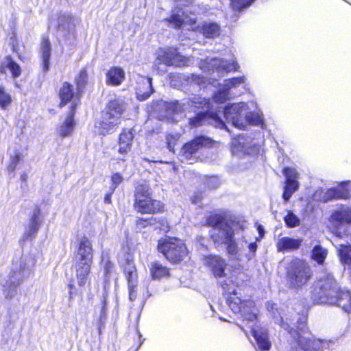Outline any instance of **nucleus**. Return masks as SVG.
<instances>
[{"instance_id":"obj_2","label":"nucleus","mask_w":351,"mask_h":351,"mask_svg":"<svg viewBox=\"0 0 351 351\" xmlns=\"http://www.w3.org/2000/svg\"><path fill=\"white\" fill-rule=\"evenodd\" d=\"M250 110L249 103L239 102L230 104L217 112H210V116L208 117L203 114H198L191 120L193 126H199L208 123L219 128H227L225 121L231 123L239 129H244L246 127L245 112Z\"/></svg>"},{"instance_id":"obj_59","label":"nucleus","mask_w":351,"mask_h":351,"mask_svg":"<svg viewBox=\"0 0 351 351\" xmlns=\"http://www.w3.org/2000/svg\"><path fill=\"white\" fill-rule=\"evenodd\" d=\"M168 148H169V151L173 152V145H171L170 143H168Z\"/></svg>"},{"instance_id":"obj_49","label":"nucleus","mask_w":351,"mask_h":351,"mask_svg":"<svg viewBox=\"0 0 351 351\" xmlns=\"http://www.w3.org/2000/svg\"><path fill=\"white\" fill-rule=\"evenodd\" d=\"M254 0H231V5L234 10H240L250 6Z\"/></svg>"},{"instance_id":"obj_54","label":"nucleus","mask_w":351,"mask_h":351,"mask_svg":"<svg viewBox=\"0 0 351 351\" xmlns=\"http://www.w3.org/2000/svg\"><path fill=\"white\" fill-rule=\"evenodd\" d=\"M336 195L335 187L328 189L325 195L326 200L337 199Z\"/></svg>"},{"instance_id":"obj_4","label":"nucleus","mask_w":351,"mask_h":351,"mask_svg":"<svg viewBox=\"0 0 351 351\" xmlns=\"http://www.w3.org/2000/svg\"><path fill=\"white\" fill-rule=\"evenodd\" d=\"M267 308L273 317L274 322L288 331L291 337L297 343L300 350L303 351H319L322 348L323 341L313 337L306 327L304 317L298 321L297 330H295L288 323L284 322L282 314L279 311L276 304L268 302Z\"/></svg>"},{"instance_id":"obj_31","label":"nucleus","mask_w":351,"mask_h":351,"mask_svg":"<svg viewBox=\"0 0 351 351\" xmlns=\"http://www.w3.org/2000/svg\"><path fill=\"white\" fill-rule=\"evenodd\" d=\"M51 47L50 42L47 37H43L40 44V56L42 60L43 70L46 72L50 66Z\"/></svg>"},{"instance_id":"obj_9","label":"nucleus","mask_w":351,"mask_h":351,"mask_svg":"<svg viewBox=\"0 0 351 351\" xmlns=\"http://www.w3.org/2000/svg\"><path fill=\"white\" fill-rule=\"evenodd\" d=\"M341 288L333 275L329 272H324L315 284L314 300L318 304H327L336 301L334 297L339 293Z\"/></svg>"},{"instance_id":"obj_19","label":"nucleus","mask_w":351,"mask_h":351,"mask_svg":"<svg viewBox=\"0 0 351 351\" xmlns=\"http://www.w3.org/2000/svg\"><path fill=\"white\" fill-rule=\"evenodd\" d=\"M42 222L43 219L40 209L36 207L30 215L28 223L25 227L23 239L25 240L34 239L37 235Z\"/></svg>"},{"instance_id":"obj_15","label":"nucleus","mask_w":351,"mask_h":351,"mask_svg":"<svg viewBox=\"0 0 351 351\" xmlns=\"http://www.w3.org/2000/svg\"><path fill=\"white\" fill-rule=\"evenodd\" d=\"M120 263L123 267L124 275L128 282L129 299L130 301H134L137 298L138 274L133 255L130 253L125 254Z\"/></svg>"},{"instance_id":"obj_36","label":"nucleus","mask_w":351,"mask_h":351,"mask_svg":"<svg viewBox=\"0 0 351 351\" xmlns=\"http://www.w3.org/2000/svg\"><path fill=\"white\" fill-rule=\"evenodd\" d=\"M152 279L159 280L169 276V269L158 262L152 263L150 267Z\"/></svg>"},{"instance_id":"obj_8","label":"nucleus","mask_w":351,"mask_h":351,"mask_svg":"<svg viewBox=\"0 0 351 351\" xmlns=\"http://www.w3.org/2000/svg\"><path fill=\"white\" fill-rule=\"evenodd\" d=\"M125 110V104L121 99L110 101L107 110L101 121L95 124L97 132L101 135H106L114 131L120 123L122 114Z\"/></svg>"},{"instance_id":"obj_28","label":"nucleus","mask_w":351,"mask_h":351,"mask_svg":"<svg viewBox=\"0 0 351 351\" xmlns=\"http://www.w3.org/2000/svg\"><path fill=\"white\" fill-rule=\"evenodd\" d=\"M250 110L254 108V111L247 110L245 115L246 119V126L247 124H251L257 126H262L263 125V114L257 110L256 104L254 101L249 103Z\"/></svg>"},{"instance_id":"obj_33","label":"nucleus","mask_w":351,"mask_h":351,"mask_svg":"<svg viewBox=\"0 0 351 351\" xmlns=\"http://www.w3.org/2000/svg\"><path fill=\"white\" fill-rule=\"evenodd\" d=\"M92 263L75 261L76 276L79 286H84L87 280Z\"/></svg>"},{"instance_id":"obj_53","label":"nucleus","mask_w":351,"mask_h":351,"mask_svg":"<svg viewBox=\"0 0 351 351\" xmlns=\"http://www.w3.org/2000/svg\"><path fill=\"white\" fill-rule=\"evenodd\" d=\"M206 184L209 188L215 189L219 185L220 182L218 178L215 176H212L208 179Z\"/></svg>"},{"instance_id":"obj_47","label":"nucleus","mask_w":351,"mask_h":351,"mask_svg":"<svg viewBox=\"0 0 351 351\" xmlns=\"http://www.w3.org/2000/svg\"><path fill=\"white\" fill-rule=\"evenodd\" d=\"M11 102L10 95L5 91L4 87L0 86V107L2 109H5Z\"/></svg>"},{"instance_id":"obj_32","label":"nucleus","mask_w":351,"mask_h":351,"mask_svg":"<svg viewBox=\"0 0 351 351\" xmlns=\"http://www.w3.org/2000/svg\"><path fill=\"white\" fill-rule=\"evenodd\" d=\"M134 134L130 130L124 129L119 136V153L125 154L131 149Z\"/></svg>"},{"instance_id":"obj_23","label":"nucleus","mask_w":351,"mask_h":351,"mask_svg":"<svg viewBox=\"0 0 351 351\" xmlns=\"http://www.w3.org/2000/svg\"><path fill=\"white\" fill-rule=\"evenodd\" d=\"M81 95V92L77 90V92L74 91L73 85L68 82H64L62 86L60 88L59 91V97L61 99L60 106L62 108L63 106L66 104L68 102L73 99V102L71 106L76 108L77 103L76 100H78Z\"/></svg>"},{"instance_id":"obj_12","label":"nucleus","mask_w":351,"mask_h":351,"mask_svg":"<svg viewBox=\"0 0 351 351\" xmlns=\"http://www.w3.org/2000/svg\"><path fill=\"white\" fill-rule=\"evenodd\" d=\"M287 269V281L294 288L301 287L305 285L312 275L307 263L299 258L292 260Z\"/></svg>"},{"instance_id":"obj_1","label":"nucleus","mask_w":351,"mask_h":351,"mask_svg":"<svg viewBox=\"0 0 351 351\" xmlns=\"http://www.w3.org/2000/svg\"><path fill=\"white\" fill-rule=\"evenodd\" d=\"M207 222L212 227L210 235L215 245L217 247L224 245L230 258L241 260L244 254L245 245L247 243L245 240L235 241L234 229L237 223L227 220L221 215L210 216Z\"/></svg>"},{"instance_id":"obj_16","label":"nucleus","mask_w":351,"mask_h":351,"mask_svg":"<svg viewBox=\"0 0 351 351\" xmlns=\"http://www.w3.org/2000/svg\"><path fill=\"white\" fill-rule=\"evenodd\" d=\"M261 141L251 136L239 135L232 141V152L238 156L255 155L259 152Z\"/></svg>"},{"instance_id":"obj_45","label":"nucleus","mask_w":351,"mask_h":351,"mask_svg":"<svg viewBox=\"0 0 351 351\" xmlns=\"http://www.w3.org/2000/svg\"><path fill=\"white\" fill-rule=\"evenodd\" d=\"M219 283L223 289V290L228 294H237L236 286L234 283V280L232 278H228L227 279H223V280H220Z\"/></svg>"},{"instance_id":"obj_57","label":"nucleus","mask_w":351,"mask_h":351,"mask_svg":"<svg viewBox=\"0 0 351 351\" xmlns=\"http://www.w3.org/2000/svg\"><path fill=\"white\" fill-rule=\"evenodd\" d=\"M27 174L26 173H23L21 175V180L23 181V182H26L27 180Z\"/></svg>"},{"instance_id":"obj_3","label":"nucleus","mask_w":351,"mask_h":351,"mask_svg":"<svg viewBox=\"0 0 351 351\" xmlns=\"http://www.w3.org/2000/svg\"><path fill=\"white\" fill-rule=\"evenodd\" d=\"M330 232L333 234L332 245L336 247L341 262L351 267V245L341 240L348 237L347 230L344 225L351 224V206L341 205L332 211L330 217Z\"/></svg>"},{"instance_id":"obj_52","label":"nucleus","mask_w":351,"mask_h":351,"mask_svg":"<svg viewBox=\"0 0 351 351\" xmlns=\"http://www.w3.org/2000/svg\"><path fill=\"white\" fill-rule=\"evenodd\" d=\"M247 247L249 250V254H246L245 256L247 260H251L254 257L255 252L257 249V244L256 242H252L248 243Z\"/></svg>"},{"instance_id":"obj_34","label":"nucleus","mask_w":351,"mask_h":351,"mask_svg":"<svg viewBox=\"0 0 351 351\" xmlns=\"http://www.w3.org/2000/svg\"><path fill=\"white\" fill-rule=\"evenodd\" d=\"M166 221L164 219H157L156 217H151L149 218H138L136 219V225L140 228H146L149 226H156L155 228L160 230H165Z\"/></svg>"},{"instance_id":"obj_6","label":"nucleus","mask_w":351,"mask_h":351,"mask_svg":"<svg viewBox=\"0 0 351 351\" xmlns=\"http://www.w3.org/2000/svg\"><path fill=\"white\" fill-rule=\"evenodd\" d=\"M34 264V260L26 256L13 261L8 276L1 280L5 298L10 300L16 295L18 287L32 274Z\"/></svg>"},{"instance_id":"obj_13","label":"nucleus","mask_w":351,"mask_h":351,"mask_svg":"<svg viewBox=\"0 0 351 351\" xmlns=\"http://www.w3.org/2000/svg\"><path fill=\"white\" fill-rule=\"evenodd\" d=\"M199 67L204 72L210 75L217 73V77H221L225 73L237 71L239 66L236 60L232 58L229 60L223 58L207 57L199 63Z\"/></svg>"},{"instance_id":"obj_24","label":"nucleus","mask_w":351,"mask_h":351,"mask_svg":"<svg viewBox=\"0 0 351 351\" xmlns=\"http://www.w3.org/2000/svg\"><path fill=\"white\" fill-rule=\"evenodd\" d=\"M154 90L152 86V78L147 77H141L136 88V98L139 101L147 99L154 93Z\"/></svg>"},{"instance_id":"obj_46","label":"nucleus","mask_w":351,"mask_h":351,"mask_svg":"<svg viewBox=\"0 0 351 351\" xmlns=\"http://www.w3.org/2000/svg\"><path fill=\"white\" fill-rule=\"evenodd\" d=\"M284 220L287 226L290 228L297 227L300 223L298 217L291 210L288 211L287 215L284 217Z\"/></svg>"},{"instance_id":"obj_62","label":"nucleus","mask_w":351,"mask_h":351,"mask_svg":"<svg viewBox=\"0 0 351 351\" xmlns=\"http://www.w3.org/2000/svg\"><path fill=\"white\" fill-rule=\"evenodd\" d=\"M240 328H241L243 331H245V330H244L243 327L240 326Z\"/></svg>"},{"instance_id":"obj_14","label":"nucleus","mask_w":351,"mask_h":351,"mask_svg":"<svg viewBox=\"0 0 351 351\" xmlns=\"http://www.w3.org/2000/svg\"><path fill=\"white\" fill-rule=\"evenodd\" d=\"M199 7L194 5L182 8H176L172 10L169 18L165 19V22L176 29L180 28L183 25H193L196 23V14L199 12Z\"/></svg>"},{"instance_id":"obj_22","label":"nucleus","mask_w":351,"mask_h":351,"mask_svg":"<svg viewBox=\"0 0 351 351\" xmlns=\"http://www.w3.org/2000/svg\"><path fill=\"white\" fill-rule=\"evenodd\" d=\"M204 263L216 278L221 279L226 277L224 270L226 263L224 259L218 256L210 255L204 258Z\"/></svg>"},{"instance_id":"obj_26","label":"nucleus","mask_w":351,"mask_h":351,"mask_svg":"<svg viewBox=\"0 0 351 351\" xmlns=\"http://www.w3.org/2000/svg\"><path fill=\"white\" fill-rule=\"evenodd\" d=\"M106 84L113 86H118L122 84L125 77L124 70L120 66H112L107 71Z\"/></svg>"},{"instance_id":"obj_20","label":"nucleus","mask_w":351,"mask_h":351,"mask_svg":"<svg viewBox=\"0 0 351 351\" xmlns=\"http://www.w3.org/2000/svg\"><path fill=\"white\" fill-rule=\"evenodd\" d=\"M211 144L212 140L210 138L204 136H197L183 146L182 149V156L186 159H189L195 155L199 149L204 147H209Z\"/></svg>"},{"instance_id":"obj_38","label":"nucleus","mask_w":351,"mask_h":351,"mask_svg":"<svg viewBox=\"0 0 351 351\" xmlns=\"http://www.w3.org/2000/svg\"><path fill=\"white\" fill-rule=\"evenodd\" d=\"M245 76L234 77L223 81L222 84L230 93L232 90L237 88L245 83Z\"/></svg>"},{"instance_id":"obj_55","label":"nucleus","mask_w":351,"mask_h":351,"mask_svg":"<svg viewBox=\"0 0 351 351\" xmlns=\"http://www.w3.org/2000/svg\"><path fill=\"white\" fill-rule=\"evenodd\" d=\"M114 192H112V190H111L110 193H107L105 195V197H104V202L105 203H106V204H110L111 203V196H112V194Z\"/></svg>"},{"instance_id":"obj_51","label":"nucleus","mask_w":351,"mask_h":351,"mask_svg":"<svg viewBox=\"0 0 351 351\" xmlns=\"http://www.w3.org/2000/svg\"><path fill=\"white\" fill-rule=\"evenodd\" d=\"M123 178L120 173H113L111 176L112 184L110 187V190H112V192H114L115 189L123 182Z\"/></svg>"},{"instance_id":"obj_58","label":"nucleus","mask_w":351,"mask_h":351,"mask_svg":"<svg viewBox=\"0 0 351 351\" xmlns=\"http://www.w3.org/2000/svg\"><path fill=\"white\" fill-rule=\"evenodd\" d=\"M348 240H350V241H351V235H349V234H348V237H344V239H343L341 240V241H342V242H344L345 243H346V241H348Z\"/></svg>"},{"instance_id":"obj_42","label":"nucleus","mask_w":351,"mask_h":351,"mask_svg":"<svg viewBox=\"0 0 351 351\" xmlns=\"http://www.w3.org/2000/svg\"><path fill=\"white\" fill-rule=\"evenodd\" d=\"M177 77L180 80H186L191 86H198L201 87V86L205 83L204 77L193 74L186 75L179 74Z\"/></svg>"},{"instance_id":"obj_41","label":"nucleus","mask_w":351,"mask_h":351,"mask_svg":"<svg viewBox=\"0 0 351 351\" xmlns=\"http://www.w3.org/2000/svg\"><path fill=\"white\" fill-rule=\"evenodd\" d=\"M230 98L231 93L223 85H220L213 97V101L219 104H223Z\"/></svg>"},{"instance_id":"obj_7","label":"nucleus","mask_w":351,"mask_h":351,"mask_svg":"<svg viewBox=\"0 0 351 351\" xmlns=\"http://www.w3.org/2000/svg\"><path fill=\"white\" fill-rule=\"evenodd\" d=\"M166 108L171 114L194 112L196 113V116L193 117L194 119L199 114H203L209 117L212 107L209 99L199 96H194L191 98L184 99L182 101L169 103L166 105ZM191 119L192 118H189V124L194 127L191 123Z\"/></svg>"},{"instance_id":"obj_27","label":"nucleus","mask_w":351,"mask_h":351,"mask_svg":"<svg viewBox=\"0 0 351 351\" xmlns=\"http://www.w3.org/2000/svg\"><path fill=\"white\" fill-rule=\"evenodd\" d=\"M302 243V239H293L284 237L278 239L276 243L278 252L294 251L300 248Z\"/></svg>"},{"instance_id":"obj_21","label":"nucleus","mask_w":351,"mask_h":351,"mask_svg":"<svg viewBox=\"0 0 351 351\" xmlns=\"http://www.w3.org/2000/svg\"><path fill=\"white\" fill-rule=\"evenodd\" d=\"M93 249L91 241L84 237L79 242L75 261L93 263Z\"/></svg>"},{"instance_id":"obj_61","label":"nucleus","mask_w":351,"mask_h":351,"mask_svg":"<svg viewBox=\"0 0 351 351\" xmlns=\"http://www.w3.org/2000/svg\"><path fill=\"white\" fill-rule=\"evenodd\" d=\"M119 160H122V161H124V160H125V159H124V158H119Z\"/></svg>"},{"instance_id":"obj_5","label":"nucleus","mask_w":351,"mask_h":351,"mask_svg":"<svg viewBox=\"0 0 351 351\" xmlns=\"http://www.w3.org/2000/svg\"><path fill=\"white\" fill-rule=\"evenodd\" d=\"M228 306L231 311L235 314H240L243 320H246L247 324H252L249 326L251 328V333L254 338L258 349L262 350H269L271 347V343L268 339L267 330L256 325L257 311L255 308L253 301L241 300L236 295L230 296L227 299Z\"/></svg>"},{"instance_id":"obj_40","label":"nucleus","mask_w":351,"mask_h":351,"mask_svg":"<svg viewBox=\"0 0 351 351\" xmlns=\"http://www.w3.org/2000/svg\"><path fill=\"white\" fill-rule=\"evenodd\" d=\"M328 254L326 249L319 245H315L311 252V257L318 264H322Z\"/></svg>"},{"instance_id":"obj_30","label":"nucleus","mask_w":351,"mask_h":351,"mask_svg":"<svg viewBox=\"0 0 351 351\" xmlns=\"http://www.w3.org/2000/svg\"><path fill=\"white\" fill-rule=\"evenodd\" d=\"M199 28V32L206 38H215L220 35V25L215 22H204Z\"/></svg>"},{"instance_id":"obj_10","label":"nucleus","mask_w":351,"mask_h":351,"mask_svg":"<svg viewBox=\"0 0 351 351\" xmlns=\"http://www.w3.org/2000/svg\"><path fill=\"white\" fill-rule=\"evenodd\" d=\"M134 203V209L142 214H154L163 209V204L152 197V189L147 185L136 187Z\"/></svg>"},{"instance_id":"obj_60","label":"nucleus","mask_w":351,"mask_h":351,"mask_svg":"<svg viewBox=\"0 0 351 351\" xmlns=\"http://www.w3.org/2000/svg\"><path fill=\"white\" fill-rule=\"evenodd\" d=\"M12 49H13V51H17L16 47L14 43L12 44Z\"/></svg>"},{"instance_id":"obj_35","label":"nucleus","mask_w":351,"mask_h":351,"mask_svg":"<svg viewBox=\"0 0 351 351\" xmlns=\"http://www.w3.org/2000/svg\"><path fill=\"white\" fill-rule=\"evenodd\" d=\"M5 69H8L12 73L14 78L18 77L21 73L20 66L10 57H6L1 64L0 71L5 73Z\"/></svg>"},{"instance_id":"obj_48","label":"nucleus","mask_w":351,"mask_h":351,"mask_svg":"<svg viewBox=\"0 0 351 351\" xmlns=\"http://www.w3.org/2000/svg\"><path fill=\"white\" fill-rule=\"evenodd\" d=\"M101 264L104 265V272H105V282H106L107 280H109V278L111 276V274L113 271V264L108 261V259H106L104 256H102V261Z\"/></svg>"},{"instance_id":"obj_50","label":"nucleus","mask_w":351,"mask_h":351,"mask_svg":"<svg viewBox=\"0 0 351 351\" xmlns=\"http://www.w3.org/2000/svg\"><path fill=\"white\" fill-rule=\"evenodd\" d=\"M87 80V73L85 71H81L78 77L76 78L77 90L79 92L82 91V89Z\"/></svg>"},{"instance_id":"obj_17","label":"nucleus","mask_w":351,"mask_h":351,"mask_svg":"<svg viewBox=\"0 0 351 351\" xmlns=\"http://www.w3.org/2000/svg\"><path fill=\"white\" fill-rule=\"evenodd\" d=\"M56 25L60 36L64 38L60 42L67 45L68 41L69 45H73L75 44L74 18L70 14L61 13L57 19Z\"/></svg>"},{"instance_id":"obj_39","label":"nucleus","mask_w":351,"mask_h":351,"mask_svg":"<svg viewBox=\"0 0 351 351\" xmlns=\"http://www.w3.org/2000/svg\"><path fill=\"white\" fill-rule=\"evenodd\" d=\"M351 187V182L350 181H345L341 182L339 185L335 187V190L337 192V199H348L351 193L348 189V188Z\"/></svg>"},{"instance_id":"obj_43","label":"nucleus","mask_w":351,"mask_h":351,"mask_svg":"<svg viewBox=\"0 0 351 351\" xmlns=\"http://www.w3.org/2000/svg\"><path fill=\"white\" fill-rule=\"evenodd\" d=\"M180 58L179 53L175 49H169L164 53L162 61L166 65L174 64Z\"/></svg>"},{"instance_id":"obj_44","label":"nucleus","mask_w":351,"mask_h":351,"mask_svg":"<svg viewBox=\"0 0 351 351\" xmlns=\"http://www.w3.org/2000/svg\"><path fill=\"white\" fill-rule=\"evenodd\" d=\"M107 319V298L106 295H103L101 300V310L100 312L98 323V330L101 332V328H103L106 324Z\"/></svg>"},{"instance_id":"obj_37","label":"nucleus","mask_w":351,"mask_h":351,"mask_svg":"<svg viewBox=\"0 0 351 351\" xmlns=\"http://www.w3.org/2000/svg\"><path fill=\"white\" fill-rule=\"evenodd\" d=\"M23 155L19 150H14L10 155V160L8 165V170L10 173H14L18 166L23 162Z\"/></svg>"},{"instance_id":"obj_11","label":"nucleus","mask_w":351,"mask_h":351,"mask_svg":"<svg viewBox=\"0 0 351 351\" xmlns=\"http://www.w3.org/2000/svg\"><path fill=\"white\" fill-rule=\"evenodd\" d=\"M158 250L166 258L173 263L183 261L188 255L184 242L177 238H167L158 241Z\"/></svg>"},{"instance_id":"obj_25","label":"nucleus","mask_w":351,"mask_h":351,"mask_svg":"<svg viewBox=\"0 0 351 351\" xmlns=\"http://www.w3.org/2000/svg\"><path fill=\"white\" fill-rule=\"evenodd\" d=\"M334 298L336 301L327 304L337 306L346 313H351V293L349 291L341 289Z\"/></svg>"},{"instance_id":"obj_29","label":"nucleus","mask_w":351,"mask_h":351,"mask_svg":"<svg viewBox=\"0 0 351 351\" xmlns=\"http://www.w3.org/2000/svg\"><path fill=\"white\" fill-rule=\"evenodd\" d=\"M75 114V106H71L69 115L58 129V133L62 137H66L73 132L75 125L74 121Z\"/></svg>"},{"instance_id":"obj_56","label":"nucleus","mask_w":351,"mask_h":351,"mask_svg":"<svg viewBox=\"0 0 351 351\" xmlns=\"http://www.w3.org/2000/svg\"><path fill=\"white\" fill-rule=\"evenodd\" d=\"M68 287L69 289V300H71L73 298V290L75 286L73 284H69V285H68Z\"/></svg>"},{"instance_id":"obj_18","label":"nucleus","mask_w":351,"mask_h":351,"mask_svg":"<svg viewBox=\"0 0 351 351\" xmlns=\"http://www.w3.org/2000/svg\"><path fill=\"white\" fill-rule=\"evenodd\" d=\"M283 173L286 180L282 197L285 202H287L290 199L293 193L299 188V182H298L299 173L295 169L291 167L284 168Z\"/></svg>"}]
</instances>
